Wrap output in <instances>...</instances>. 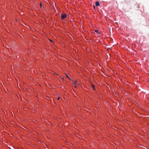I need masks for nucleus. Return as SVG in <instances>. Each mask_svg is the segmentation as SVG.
<instances>
[{"mask_svg": "<svg viewBox=\"0 0 149 149\" xmlns=\"http://www.w3.org/2000/svg\"><path fill=\"white\" fill-rule=\"evenodd\" d=\"M61 18L62 19H63L65 18L67 16V15L66 14H62L61 15Z\"/></svg>", "mask_w": 149, "mask_h": 149, "instance_id": "f257e3e1", "label": "nucleus"}, {"mask_svg": "<svg viewBox=\"0 0 149 149\" xmlns=\"http://www.w3.org/2000/svg\"><path fill=\"white\" fill-rule=\"evenodd\" d=\"M95 5L97 6H100V3L98 1H97L95 3Z\"/></svg>", "mask_w": 149, "mask_h": 149, "instance_id": "f03ea898", "label": "nucleus"}, {"mask_svg": "<svg viewBox=\"0 0 149 149\" xmlns=\"http://www.w3.org/2000/svg\"><path fill=\"white\" fill-rule=\"evenodd\" d=\"M65 74L66 75V76L67 78H68V79H69L70 80H71V79L69 78V76L67 75V74L66 73H65Z\"/></svg>", "mask_w": 149, "mask_h": 149, "instance_id": "7ed1b4c3", "label": "nucleus"}, {"mask_svg": "<svg viewBox=\"0 0 149 149\" xmlns=\"http://www.w3.org/2000/svg\"><path fill=\"white\" fill-rule=\"evenodd\" d=\"M92 87H93V89L94 90H95V87L94 85H93V84H92Z\"/></svg>", "mask_w": 149, "mask_h": 149, "instance_id": "20e7f679", "label": "nucleus"}, {"mask_svg": "<svg viewBox=\"0 0 149 149\" xmlns=\"http://www.w3.org/2000/svg\"><path fill=\"white\" fill-rule=\"evenodd\" d=\"M73 82L74 84H75V83H77V81L76 80H75L74 82L73 81Z\"/></svg>", "mask_w": 149, "mask_h": 149, "instance_id": "39448f33", "label": "nucleus"}, {"mask_svg": "<svg viewBox=\"0 0 149 149\" xmlns=\"http://www.w3.org/2000/svg\"><path fill=\"white\" fill-rule=\"evenodd\" d=\"M42 3H40V7H41L42 6Z\"/></svg>", "mask_w": 149, "mask_h": 149, "instance_id": "423d86ee", "label": "nucleus"}, {"mask_svg": "<svg viewBox=\"0 0 149 149\" xmlns=\"http://www.w3.org/2000/svg\"><path fill=\"white\" fill-rule=\"evenodd\" d=\"M77 85H79V83H77L76 84Z\"/></svg>", "mask_w": 149, "mask_h": 149, "instance_id": "0eeeda50", "label": "nucleus"}, {"mask_svg": "<svg viewBox=\"0 0 149 149\" xmlns=\"http://www.w3.org/2000/svg\"><path fill=\"white\" fill-rule=\"evenodd\" d=\"M61 78L62 79H64V77H61Z\"/></svg>", "mask_w": 149, "mask_h": 149, "instance_id": "6e6552de", "label": "nucleus"}, {"mask_svg": "<svg viewBox=\"0 0 149 149\" xmlns=\"http://www.w3.org/2000/svg\"><path fill=\"white\" fill-rule=\"evenodd\" d=\"M74 84L75 85V88H76L77 87V85L76 84Z\"/></svg>", "mask_w": 149, "mask_h": 149, "instance_id": "1a4fd4ad", "label": "nucleus"}, {"mask_svg": "<svg viewBox=\"0 0 149 149\" xmlns=\"http://www.w3.org/2000/svg\"><path fill=\"white\" fill-rule=\"evenodd\" d=\"M98 30H96L95 31L96 32H98Z\"/></svg>", "mask_w": 149, "mask_h": 149, "instance_id": "9d476101", "label": "nucleus"}, {"mask_svg": "<svg viewBox=\"0 0 149 149\" xmlns=\"http://www.w3.org/2000/svg\"><path fill=\"white\" fill-rule=\"evenodd\" d=\"M60 97H58V98H57V100H59V99H60Z\"/></svg>", "mask_w": 149, "mask_h": 149, "instance_id": "9b49d317", "label": "nucleus"}]
</instances>
